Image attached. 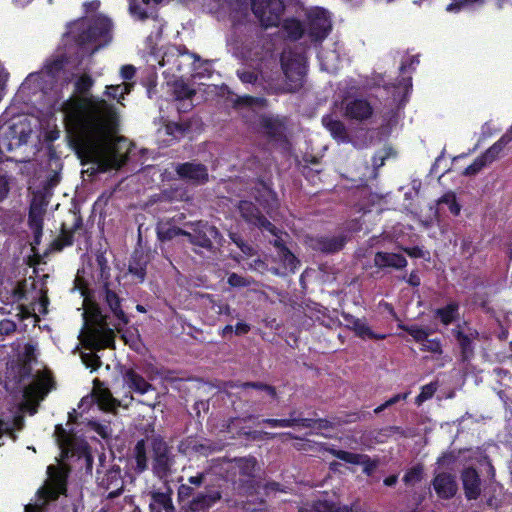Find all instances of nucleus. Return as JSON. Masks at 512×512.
<instances>
[{"mask_svg": "<svg viewBox=\"0 0 512 512\" xmlns=\"http://www.w3.org/2000/svg\"><path fill=\"white\" fill-rule=\"evenodd\" d=\"M113 23L104 15H98L90 20L80 19L70 26V34L80 48L94 45L93 52L107 46L112 41Z\"/></svg>", "mask_w": 512, "mask_h": 512, "instance_id": "nucleus-2", "label": "nucleus"}, {"mask_svg": "<svg viewBox=\"0 0 512 512\" xmlns=\"http://www.w3.org/2000/svg\"><path fill=\"white\" fill-rule=\"evenodd\" d=\"M68 63V58L65 55H60L49 61L45 65L46 73L51 77H56L62 72Z\"/></svg>", "mask_w": 512, "mask_h": 512, "instance_id": "nucleus-41", "label": "nucleus"}, {"mask_svg": "<svg viewBox=\"0 0 512 512\" xmlns=\"http://www.w3.org/2000/svg\"><path fill=\"white\" fill-rule=\"evenodd\" d=\"M222 499V492L210 485L205 486V491L197 493L191 500L183 505L188 512H208Z\"/></svg>", "mask_w": 512, "mask_h": 512, "instance_id": "nucleus-11", "label": "nucleus"}, {"mask_svg": "<svg viewBox=\"0 0 512 512\" xmlns=\"http://www.w3.org/2000/svg\"><path fill=\"white\" fill-rule=\"evenodd\" d=\"M191 231L186 230V238L190 244L207 251L214 249L215 243H220L222 235L218 228L208 221L198 220L186 223Z\"/></svg>", "mask_w": 512, "mask_h": 512, "instance_id": "nucleus-6", "label": "nucleus"}, {"mask_svg": "<svg viewBox=\"0 0 512 512\" xmlns=\"http://www.w3.org/2000/svg\"><path fill=\"white\" fill-rule=\"evenodd\" d=\"M146 439H140L136 442L132 450V458L135 464L133 470L136 474H142L148 469V456Z\"/></svg>", "mask_w": 512, "mask_h": 512, "instance_id": "nucleus-27", "label": "nucleus"}, {"mask_svg": "<svg viewBox=\"0 0 512 512\" xmlns=\"http://www.w3.org/2000/svg\"><path fill=\"white\" fill-rule=\"evenodd\" d=\"M100 464L96 469V482L99 488L108 492L107 498L114 499L124 491V479L122 469L119 465L112 464L105 466V456L99 459Z\"/></svg>", "mask_w": 512, "mask_h": 512, "instance_id": "nucleus-5", "label": "nucleus"}, {"mask_svg": "<svg viewBox=\"0 0 512 512\" xmlns=\"http://www.w3.org/2000/svg\"><path fill=\"white\" fill-rule=\"evenodd\" d=\"M46 203L43 199L34 198L29 206L28 226L29 228H43Z\"/></svg>", "mask_w": 512, "mask_h": 512, "instance_id": "nucleus-29", "label": "nucleus"}, {"mask_svg": "<svg viewBox=\"0 0 512 512\" xmlns=\"http://www.w3.org/2000/svg\"><path fill=\"white\" fill-rule=\"evenodd\" d=\"M238 209L246 223L267 231L272 235H277V227L261 213L260 209L252 201L241 200Z\"/></svg>", "mask_w": 512, "mask_h": 512, "instance_id": "nucleus-10", "label": "nucleus"}, {"mask_svg": "<svg viewBox=\"0 0 512 512\" xmlns=\"http://www.w3.org/2000/svg\"><path fill=\"white\" fill-rule=\"evenodd\" d=\"M81 358L85 366L91 368L93 371L101 366L100 357L95 353H83Z\"/></svg>", "mask_w": 512, "mask_h": 512, "instance_id": "nucleus-57", "label": "nucleus"}, {"mask_svg": "<svg viewBox=\"0 0 512 512\" xmlns=\"http://www.w3.org/2000/svg\"><path fill=\"white\" fill-rule=\"evenodd\" d=\"M398 328L407 332L412 338L418 342L422 343L429 336V331L419 325H406L403 323L398 324Z\"/></svg>", "mask_w": 512, "mask_h": 512, "instance_id": "nucleus-37", "label": "nucleus"}, {"mask_svg": "<svg viewBox=\"0 0 512 512\" xmlns=\"http://www.w3.org/2000/svg\"><path fill=\"white\" fill-rule=\"evenodd\" d=\"M452 335L456 339L460 349V360L463 363L469 362L474 357L473 339L465 334L459 326L452 329Z\"/></svg>", "mask_w": 512, "mask_h": 512, "instance_id": "nucleus-26", "label": "nucleus"}, {"mask_svg": "<svg viewBox=\"0 0 512 512\" xmlns=\"http://www.w3.org/2000/svg\"><path fill=\"white\" fill-rule=\"evenodd\" d=\"M282 28L290 40L301 39L306 31L302 22L296 18H287L283 21Z\"/></svg>", "mask_w": 512, "mask_h": 512, "instance_id": "nucleus-35", "label": "nucleus"}, {"mask_svg": "<svg viewBox=\"0 0 512 512\" xmlns=\"http://www.w3.org/2000/svg\"><path fill=\"white\" fill-rule=\"evenodd\" d=\"M461 479L465 497L468 500H476L481 494V480L477 470L473 467L465 468L461 473Z\"/></svg>", "mask_w": 512, "mask_h": 512, "instance_id": "nucleus-19", "label": "nucleus"}, {"mask_svg": "<svg viewBox=\"0 0 512 512\" xmlns=\"http://www.w3.org/2000/svg\"><path fill=\"white\" fill-rule=\"evenodd\" d=\"M90 338L92 341V348L95 350H102L115 346V333L110 328H96L91 331Z\"/></svg>", "mask_w": 512, "mask_h": 512, "instance_id": "nucleus-25", "label": "nucleus"}, {"mask_svg": "<svg viewBox=\"0 0 512 512\" xmlns=\"http://www.w3.org/2000/svg\"><path fill=\"white\" fill-rule=\"evenodd\" d=\"M129 88L130 84L108 85L106 86L105 95L120 101V99L124 98L125 94L129 93Z\"/></svg>", "mask_w": 512, "mask_h": 512, "instance_id": "nucleus-45", "label": "nucleus"}, {"mask_svg": "<svg viewBox=\"0 0 512 512\" xmlns=\"http://www.w3.org/2000/svg\"><path fill=\"white\" fill-rule=\"evenodd\" d=\"M423 474H424L423 465L416 464V465L412 466L411 468H409L405 472L402 480L405 483V485H414L422 480Z\"/></svg>", "mask_w": 512, "mask_h": 512, "instance_id": "nucleus-43", "label": "nucleus"}, {"mask_svg": "<svg viewBox=\"0 0 512 512\" xmlns=\"http://www.w3.org/2000/svg\"><path fill=\"white\" fill-rule=\"evenodd\" d=\"M255 200L263 207L268 208L272 203L277 202V195L274 190L263 180H259L255 187Z\"/></svg>", "mask_w": 512, "mask_h": 512, "instance_id": "nucleus-30", "label": "nucleus"}, {"mask_svg": "<svg viewBox=\"0 0 512 512\" xmlns=\"http://www.w3.org/2000/svg\"><path fill=\"white\" fill-rule=\"evenodd\" d=\"M147 259L142 252L135 251L132 255L128 271L143 282L146 277Z\"/></svg>", "mask_w": 512, "mask_h": 512, "instance_id": "nucleus-32", "label": "nucleus"}, {"mask_svg": "<svg viewBox=\"0 0 512 512\" xmlns=\"http://www.w3.org/2000/svg\"><path fill=\"white\" fill-rule=\"evenodd\" d=\"M374 109L371 103L364 98H353L345 102L344 115L356 121H365L372 117Z\"/></svg>", "mask_w": 512, "mask_h": 512, "instance_id": "nucleus-16", "label": "nucleus"}, {"mask_svg": "<svg viewBox=\"0 0 512 512\" xmlns=\"http://www.w3.org/2000/svg\"><path fill=\"white\" fill-rule=\"evenodd\" d=\"M242 389H255L260 392H264L271 399L275 400L278 398L277 390L274 386L265 384L262 382H243L239 385Z\"/></svg>", "mask_w": 512, "mask_h": 512, "instance_id": "nucleus-42", "label": "nucleus"}, {"mask_svg": "<svg viewBox=\"0 0 512 512\" xmlns=\"http://www.w3.org/2000/svg\"><path fill=\"white\" fill-rule=\"evenodd\" d=\"M17 329L16 323L11 319H3L0 321V335L8 336Z\"/></svg>", "mask_w": 512, "mask_h": 512, "instance_id": "nucleus-62", "label": "nucleus"}, {"mask_svg": "<svg viewBox=\"0 0 512 512\" xmlns=\"http://www.w3.org/2000/svg\"><path fill=\"white\" fill-rule=\"evenodd\" d=\"M93 85L90 75H81L74 84L75 94L62 103L68 142L82 161L103 156L109 168L120 169L129 156L115 143L120 130L119 111L115 104L89 94Z\"/></svg>", "mask_w": 512, "mask_h": 512, "instance_id": "nucleus-1", "label": "nucleus"}, {"mask_svg": "<svg viewBox=\"0 0 512 512\" xmlns=\"http://www.w3.org/2000/svg\"><path fill=\"white\" fill-rule=\"evenodd\" d=\"M31 133L32 129L27 123L19 122L12 124L6 135V138L10 139V142L7 144V150L11 151L14 147H20L26 144Z\"/></svg>", "mask_w": 512, "mask_h": 512, "instance_id": "nucleus-21", "label": "nucleus"}, {"mask_svg": "<svg viewBox=\"0 0 512 512\" xmlns=\"http://www.w3.org/2000/svg\"><path fill=\"white\" fill-rule=\"evenodd\" d=\"M379 434L384 436V437H389L392 434H399L402 437H408L409 436L402 427L395 426V425L387 426V427L381 429Z\"/></svg>", "mask_w": 512, "mask_h": 512, "instance_id": "nucleus-63", "label": "nucleus"}, {"mask_svg": "<svg viewBox=\"0 0 512 512\" xmlns=\"http://www.w3.org/2000/svg\"><path fill=\"white\" fill-rule=\"evenodd\" d=\"M472 303L483 310L489 309V294L487 292H476L472 296Z\"/></svg>", "mask_w": 512, "mask_h": 512, "instance_id": "nucleus-59", "label": "nucleus"}, {"mask_svg": "<svg viewBox=\"0 0 512 512\" xmlns=\"http://www.w3.org/2000/svg\"><path fill=\"white\" fill-rule=\"evenodd\" d=\"M346 244V237L339 236H317L311 238L310 247L325 254H333L341 251Z\"/></svg>", "mask_w": 512, "mask_h": 512, "instance_id": "nucleus-17", "label": "nucleus"}, {"mask_svg": "<svg viewBox=\"0 0 512 512\" xmlns=\"http://www.w3.org/2000/svg\"><path fill=\"white\" fill-rule=\"evenodd\" d=\"M280 62L289 90L298 91L301 89L306 75L304 56L293 51L284 52L281 54Z\"/></svg>", "mask_w": 512, "mask_h": 512, "instance_id": "nucleus-7", "label": "nucleus"}, {"mask_svg": "<svg viewBox=\"0 0 512 512\" xmlns=\"http://www.w3.org/2000/svg\"><path fill=\"white\" fill-rule=\"evenodd\" d=\"M194 495V487L190 486L189 484H180L177 489V500L180 504L184 502H188L191 500L190 498H193Z\"/></svg>", "mask_w": 512, "mask_h": 512, "instance_id": "nucleus-52", "label": "nucleus"}, {"mask_svg": "<svg viewBox=\"0 0 512 512\" xmlns=\"http://www.w3.org/2000/svg\"><path fill=\"white\" fill-rule=\"evenodd\" d=\"M331 30V21L323 9H317L308 15L307 34L312 42H321Z\"/></svg>", "mask_w": 512, "mask_h": 512, "instance_id": "nucleus-13", "label": "nucleus"}, {"mask_svg": "<svg viewBox=\"0 0 512 512\" xmlns=\"http://www.w3.org/2000/svg\"><path fill=\"white\" fill-rule=\"evenodd\" d=\"M96 262L99 268V279L104 283L109 282L110 278V267L108 266L107 260L103 255L96 257Z\"/></svg>", "mask_w": 512, "mask_h": 512, "instance_id": "nucleus-49", "label": "nucleus"}, {"mask_svg": "<svg viewBox=\"0 0 512 512\" xmlns=\"http://www.w3.org/2000/svg\"><path fill=\"white\" fill-rule=\"evenodd\" d=\"M299 426L304 428H318V429H331L333 427L332 423L325 418H298Z\"/></svg>", "mask_w": 512, "mask_h": 512, "instance_id": "nucleus-44", "label": "nucleus"}, {"mask_svg": "<svg viewBox=\"0 0 512 512\" xmlns=\"http://www.w3.org/2000/svg\"><path fill=\"white\" fill-rule=\"evenodd\" d=\"M359 465L363 466V473L370 476L376 469L377 463L371 460L368 455L364 454L362 457V462Z\"/></svg>", "mask_w": 512, "mask_h": 512, "instance_id": "nucleus-64", "label": "nucleus"}, {"mask_svg": "<svg viewBox=\"0 0 512 512\" xmlns=\"http://www.w3.org/2000/svg\"><path fill=\"white\" fill-rule=\"evenodd\" d=\"M47 475L48 480L37 492L39 499L52 502L56 501L61 495H66L68 472L63 467L49 465Z\"/></svg>", "mask_w": 512, "mask_h": 512, "instance_id": "nucleus-8", "label": "nucleus"}, {"mask_svg": "<svg viewBox=\"0 0 512 512\" xmlns=\"http://www.w3.org/2000/svg\"><path fill=\"white\" fill-rule=\"evenodd\" d=\"M174 170L179 179L193 185H203L209 181L207 166L199 162L177 163Z\"/></svg>", "mask_w": 512, "mask_h": 512, "instance_id": "nucleus-12", "label": "nucleus"}, {"mask_svg": "<svg viewBox=\"0 0 512 512\" xmlns=\"http://www.w3.org/2000/svg\"><path fill=\"white\" fill-rule=\"evenodd\" d=\"M374 265L379 269H403L407 266L406 258L399 253L378 251L374 255Z\"/></svg>", "mask_w": 512, "mask_h": 512, "instance_id": "nucleus-23", "label": "nucleus"}, {"mask_svg": "<svg viewBox=\"0 0 512 512\" xmlns=\"http://www.w3.org/2000/svg\"><path fill=\"white\" fill-rule=\"evenodd\" d=\"M322 124L337 142L349 143L351 141L348 130L341 120L332 115H324L322 117Z\"/></svg>", "mask_w": 512, "mask_h": 512, "instance_id": "nucleus-24", "label": "nucleus"}, {"mask_svg": "<svg viewBox=\"0 0 512 512\" xmlns=\"http://www.w3.org/2000/svg\"><path fill=\"white\" fill-rule=\"evenodd\" d=\"M103 293L105 303L113 313V316L119 321L120 324L127 325L129 323V317L122 309L121 303L123 299L110 288V282L106 281V283H104Z\"/></svg>", "mask_w": 512, "mask_h": 512, "instance_id": "nucleus-18", "label": "nucleus"}, {"mask_svg": "<svg viewBox=\"0 0 512 512\" xmlns=\"http://www.w3.org/2000/svg\"><path fill=\"white\" fill-rule=\"evenodd\" d=\"M420 350L440 356L443 353L442 341L440 338L428 339L427 337L426 340L421 343Z\"/></svg>", "mask_w": 512, "mask_h": 512, "instance_id": "nucleus-46", "label": "nucleus"}, {"mask_svg": "<svg viewBox=\"0 0 512 512\" xmlns=\"http://www.w3.org/2000/svg\"><path fill=\"white\" fill-rule=\"evenodd\" d=\"M456 461L453 452H445L437 458V464L442 468H451Z\"/></svg>", "mask_w": 512, "mask_h": 512, "instance_id": "nucleus-61", "label": "nucleus"}, {"mask_svg": "<svg viewBox=\"0 0 512 512\" xmlns=\"http://www.w3.org/2000/svg\"><path fill=\"white\" fill-rule=\"evenodd\" d=\"M178 236L186 237V230L177 226L157 228V238L161 242L170 241Z\"/></svg>", "mask_w": 512, "mask_h": 512, "instance_id": "nucleus-39", "label": "nucleus"}, {"mask_svg": "<svg viewBox=\"0 0 512 512\" xmlns=\"http://www.w3.org/2000/svg\"><path fill=\"white\" fill-rule=\"evenodd\" d=\"M175 96L178 100L191 99L195 95V90L190 88L187 84L182 83L175 86Z\"/></svg>", "mask_w": 512, "mask_h": 512, "instance_id": "nucleus-55", "label": "nucleus"}, {"mask_svg": "<svg viewBox=\"0 0 512 512\" xmlns=\"http://www.w3.org/2000/svg\"><path fill=\"white\" fill-rule=\"evenodd\" d=\"M277 257L282 267L290 273H295L298 266L300 265L299 259L291 252L289 248L283 249V251H279V253H277Z\"/></svg>", "mask_w": 512, "mask_h": 512, "instance_id": "nucleus-36", "label": "nucleus"}, {"mask_svg": "<svg viewBox=\"0 0 512 512\" xmlns=\"http://www.w3.org/2000/svg\"><path fill=\"white\" fill-rule=\"evenodd\" d=\"M122 377L124 384L135 393L143 395L153 389L152 384L133 368L125 369Z\"/></svg>", "mask_w": 512, "mask_h": 512, "instance_id": "nucleus-22", "label": "nucleus"}, {"mask_svg": "<svg viewBox=\"0 0 512 512\" xmlns=\"http://www.w3.org/2000/svg\"><path fill=\"white\" fill-rule=\"evenodd\" d=\"M239 475L248 478V482L252 483L255 478L257 469V460L255 457H243L235 460Z\"/></svg>", "mask_w": 512, "mask_h": 512, "instance_id": "nucleus-33", "label": "nucleus"}, {"mask_svg": "<svg viewBox=\"0 0 512 512\" xmlns=\"http://www.w3.org/2000/svg\"><path fill=\"white\" fill-rule=\"evenodd\" d=\"M54 436L63 458L73 456H77L79 458L83 457L85 459L87 469L92 468L93 457L91 454V448L87 442L78 441L72 434L67 432L61 424L55 426Z\"/></svg>", "mask_w": 512, "mask_h": 512, "instance_id": "nucleus-4", "label": "nucleus"}, {"mask_svg": "<svg viewBox=\"0 0 512 512\" xmlns=\"http://www.w3.org/2000/svg\"><path fill=\"white\" fill-rule=\"evenodd\" d=\"M227 283L231 287H248L251 284V280L249 278L243 277L237 273H231L228 275Z\"/></svg>", "mask_w": 512, "mask_h": 512, "instance_id": "nucleus-56", "label": "nucleus"}, {"mask_svg": "<svg viewBox=\"0 0 512 512\" xmlns=\"http://www.w3.org/2000/svg\"><path fill=\"white\" fill-rule=\"evenodd\" d=\"M32 232H33V242L31 243V246H32V251H33V256L34 258H36V261H35V264H39L41 259L44 257L43 255H40L38 252H37V246L40 245L41 243V239H42V235H43V228H31Z\"/></svg>", "mask_w": 512, "mask_h": 512, "instance_id": "nucleus-48", "label": "nucleus"}, {"mask_svg": "<svg viewBox=\"0 0 512 512\" xmlns=\"http://www.w3.org/2000/svg\"><path fill=\"white\" fill-rule=\"evenodd\" d=\"M207 475H208V473H206V472H200V473H197L195 476H190L187 479L188 484L190 486L194 487V489L202 487V486L205 487L206 485H208Z\"/></svg>", "mask_w": 512, "mask_h": 512, "instance_id": "nucleus-60", "label": "nucleus"}, {"mask_svg": "<svg viewBox=\"0 0 512 512\" xmlns=\"http://www.w3.org/2000/svg\"><path fill=\"white\" fill-rule=\"evenodd\" d=\"M436 390H437V387H436L435 383H429V384L424 385L421 388L420 393L416 397V403L420 405L422 402L432 398L433 395L435 394Z\"/></svg>", "mask_w": 512, "mask_h": 512, "instance_id": "nucleus-51", "label": "nucleus"}, {"mask_svg": "<svg viewBox=\"0 0 512 512\" xmlns=\"http://www.w3.org/2000/svg\"><path fill=\"white\" fill-rule=\"evenodd\" d=\"M460 305L457 301H451L447 305L437 308L434 316L444 326H449L460 317Z\"/></svg>", "mask_w": 512, "mask_h": 512, "instance_id": "nucleus-28", "label": "nucleus"}, {"mask_svg": "<svg viewBox=\"0 0 512 512\" xmlns=\"http://www.w3.org/2000/svg\"><path fill=\"white\" fill-rule=\"evenodd\" d=\"M437 204L440 205H447L450 213L453 216H458L461 211V205L457 201L456 194L453 191H448L444 195H442L438 200Z\"/></svg>", "mask_w": 512, "mask_h": 512, "instance_id": "nucleus-38", "label": "nucleus"}, {"mask_svg": "<svg viewBox=\"0 0 512 512\" xmlns=\"http://www.w3.org/2000/svg\"><path fill=\"white\" fill-rule=\"evenodd\" d=\"M407 396H408V393H398V394L394 395L393 397H391L390 399H388L381 405L377 406L374 409V413L379 414V413L383 412L385 409L397 404L400 401L405 400L407 398Z\"/></svg>", "mask_w": 512, "mask_h": 512, "instance_id": "nucleus-53", "label": "nucleus"}, {"mask_svg": "<svg viewBox=\"0 0 512 512\" xmlns=\"http://www.w3.org/2000/svg\"><path fill=\"white\" fill-rule=\"evenodd\" d=\"M298 418H287V419H275V418H265L261 423L266 424L272 428L276 427H294L299 426Z\"/></svg>", "mask_w": 512, "mask_h": 512, "instance_id": "nucleus-47", "label": "nucleus"}, {"mask_svg": "<svg viewBox=\"0 0 512 512\" xmlns=\"http://www.w3.org/2000/svg\"><path fill=\"white\" fill-rule=\"evenodd\" d=\"M165 130L168 135H171L175 139H179L184 136L186 132V128L182 124L176 122H169L165 126Z\"/></svg>", "mask_w": 512, "mask_h": 512, "instance_id": "nucleus-58", "label": "nucleus"}, {"mask_svg": "<svg viewBox=\"0 0 512 512\" xmlns=\"http://www.w3.org/2000/svg\"><path fill=\"white\" fill-rule=\"evenodd\" d=\"M74 243V237L72 232H67L65 224H62L60 235L52 240L49 244L48 248L44 252L43 256L47 257L52 252H60L65 247H70Z\"/></svg>", "mask_w": 512, "mask_h": 512, "instance_id": "nucleus-31", "label": "nucleus"}, {"mask_svg": "<svg viewBox=\"0 0 512 512\" xmlns=\"http://www.w3.org/2000/svg\"><path fill=\"white\" fill-rule=\"evenodd\" d=\"M343 318L347 323V327L362 339L384 340L386 338L385 334L373 332L365 319L356 318L349 314H343Z\"/></svg>", "mask_w": 512, "mask_h": 512, "instance_id": "nucleus-20", "label": "nucleus"}, {"mask_svg": "<svg viewBox=\"0 0 512 512\" xmlns=\"http://www.w3.org/2000/svg\"><path fill=\"white\" fill-rule=\"evenodd\" d=\"M260 126L270 138L280 137L284 129L282 121L271 116H262Z\"/></svg>", "mask_w": 512, "mask_h": 512, "instance_id": "nucleus-34", "label": "nucleus"}, {"mask_svg": "<svg viewBox=\"0 0 512 512\" xmlns=\"http://www.w3.org/2000/svg\"><path fill=\"white\" fill-rule=\"evenodd\" d=\"M148 496L149 512H177L172 500L173 490L168 484L164 491L153 489L148 492Z\"/></svg>", "mask_w": 512, "mask_h": 512, "instance_id": "nucleus-15", "label": "nucleus"}, {"mask_svg": "<svg viewBox=\"0 0 512 512\" xmlns=\"http://www.w3.org/2000/svg\"><path fill=\"white\" fill-rule=\"evenodd\" d=\"M237 76L244 84H255L258 81V73L255 70L239 69Z\"/></svg>", "mask_w": 512, "mask_h": 512, "instance_id": "nucleus-54", "label": "nucleus"}, {"mask_svg": "<svg viewBox=\"0 0 512 512\" xmlns=\"http://www.w3.org/2000/svg\"><path fill=\"white\" fill-rule=\"evenodd\" d=\"M329 453L337 459L353 465H359L364 455L334 448L329 449Z\"/></svg>", "mask_w": 512, "mask_h": 512, "instance_id": "nucleus-40", "label": "nucleus"}, {"mask_svg": "<svg viewBox=\"0 0 512 512\" xmlns=\"http://www.w3.org/2000/svg\"><path fill=\"white\" fill-rule=\"evenodd\" d=\"M486 165V161L482 158V156H478L474 159V161L468 165L465 169L463 174L465 176H473L479 173Z\"/></svg>", "mask_w": 512, "mask_h": 512, "instance_id": "nucleus-50", "label": "nucleus"}, {"mask_svg": "<svg viewBox=\"0 0 512 512\" xmlns=\"http://www.w3.org/2000/svg\"><path fill=\"white\" fill-rule=\"evenodd\" d=\"M432 487L441 500H450L458 491L456 476L449 472L436 473L432 479Z\"/></svg>", "mask_w": 512, "mask_h": 512, "instance_id": "nucleus-14", "label": "nucleus"}, {"mask_svg": "<svg viewBox=\"0 0 512 512\" xmlns=\"http://www.w3.org/2000/svg\"><path fill=\"white\" fill-rule=\"evenodd\" d=\"M149 441L152 452V473L157 479L166 481L176 463L173 447L160 434H153Z\"/></svg>", "mask_w": 512, "mask_h": 512, "instance_id": "nucleus-3", "label": "nucleus"}, {"mask_svg": "<svg viewBox=\"0 0 512 512\" xmlns=\"http://www.w3.org/2000/svg\"><path fill=\"white\" fill-rule=\"evenodd\" d=\"M251 10L260 25L267 29L280 24L285 5L282 0H251Z\"/></svg>", "mask_w": 512, "mask_h": 512, "instance_id": "nucleus-9", "label": "nucleus"}]
</instances>
